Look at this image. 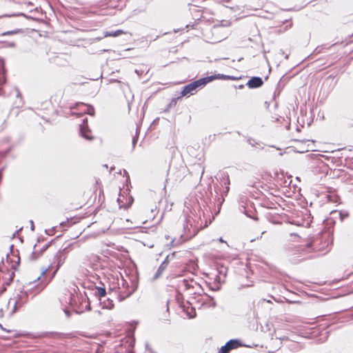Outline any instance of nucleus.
I'll return each mask as SVG.
<instances>
[{"instance_id":"f3484780","label":"nucleus","mask_w":353,"mask_h":353,"mask_svg":"<svg viewBox=\"0 0 353 353\" xmlns=\"http://www.w3.org/2000/svg\"><path fill=\"white\" fill-rule=\"evenodd\" d=\"M225 185V190L221 192V195L222 196L223 201H224V196H227V194L229 192V190H230V187H229L230 179H229L228 176L224 179L221 185Z\"/></svg>"},{"instance_id":"72a5a7b5","label":"nucleus","mask_w":353,"mask_h":353,"mask_svg":"<svg viewBox=\"0 0 353 353\" xmlns=\"http://www.w3.org/2000/svg\"><path fill=\"white\" fill-rule=\"evenodd\" d=\"M183 282L185 283L187 288H189V285H188V281L186 280H183Z\"/></svg>"},{"instance_id":"5701e85b","label":"nucleus","mask_w":353,"mask_h":353,"mask_svg":"<svg viewBox=\"0 0 353 353\" xmlns=\"http://www.w3.org/2000/svg\"><path fill=\"white\" fill-rule=\"evenodd\" d=\"M94 294H95L96 296H98L100 298L105 297V295H106V290H105V288L97 287L96 288V292H95Z\"/></svg>"},{"instance_id":"39448f33","label":"nucleus","mask_w":353,"mask_h":353,"mask_svg":"<svg viewBox=\"0 0 353 353\" xmlns=\"http://www.w3.org/2000/svg\"><path fill=\"white\" fill-rule=\"evenodd\" d=\"M242 346H244V345L241 343L240 340L231 339L220 348L219 353H229L232 350Z\"/></svg>"},{"instance_id":"e433bc0d","label":"nucleus","mask_w":353,"mask_h":353,"mask_svg":"<svg viewBox=\"0 0 353 353\" xmlns=\"http://www.w3.org/2000/svg\"><path fill=\"white\" fill-rule=\"evenodd\" d=\"M219 241H220L221 242H223V240L222 239V238H220V239H219Z\"/></svg>"},{"instance_id":"a19ab883","label":"nucleus","mask_w":353,"mask_h":353,"mask_svg":"<svg viewBox=\"0 0 353 353\" xmlns=\"http://www.w3.org/2000/svg\"><path fill=\"white\" fill-rule=\"evenodd\" d=\"M19 261H20V259H19V257H18V261H17V263H19Z\"/></svg>"},{"instance_id":"7ed1b4c3","label":"nucleus","mask_w":353,"mask_h":353,"mask_svg":"<svg viewBox=\"0 0 353 353\" xmlns=\"http://www.w3.org/2000/svg\"><path fill=\"white\" fill-rule=\"evenodd\" d=\"M205 79H206L201 78L185 85L181 92V96H185L189 94H192L193 92L196 91L198 88H202L206 85Z\"/></svg>"},{"instance_id":"bb28decb","label":"nucleus","mask_w":353,"mask_h":353,"mask_svg":"<svg viewBox=\"0 0 353 353\" xmlns=\"http://www.w3.org/2000/svg\"><path fill=\"white\" fill-rule=\"evenodd\" d=\"M17 32H18V30L8 31V32H5L2 33V35L3 36L10 35V34H15Z\"/></svg>"},{"instance_id":"2f4dec72","label":"nucleus","mask_w":353,"mask_h":353,"mask_svg":"<svg viewBox=\"0 0 353 353\" xmlns=\"http://www.w3.org/2000/svg\"><path fill=\"white\" fill-rule=\"evenodd\" d=\"M30 222V228H31V230H32V231H34V222H33V221H32V220H31Z\"/></svg>"},{"instance_id":"c9c22d12","label":"nucleus","mask_w":353,"mask_h":353,"mask_svg":"<svg viewBox=\"0 0 353 353\" xmlns=\"http://www.w3.org/2000/svg\"><path fill=\"white\" fill-rule=\"evenodd\" d=\"M265 233V231H263V232H261V234L260 236V239L262 237V235L264 234Z\"/></svg>"},{"instance_id":"473e14b6","label":"nucleus","mask_w":353,"mask_h":353,"mask_svg":"<svg viewBox=\"0 0 353 353\" xmlns=\"http://www.w3.org/2000/svg\"><path fill=\"white\" fill-rule=\"evenodd\" d=\"M290 236H296V237H297V238L299 237V236H297L296 234H294V233H291V234H290Z\"/></svg>"},{"instance_id":"4c0bfd02","label":"nucleus","mask_w":353,"mask_h":353,"mask_svg":"<svg viewBox=\"0 0 353 353\" xmlns=\"http://www.w3.org/2000/svg\"><path fill=\"white\" fill-rule=\"evenodd\" d=\"M135 72H136V73H137V74H139V70H135Z\"/></svg>"},{"instance_id":"b1692460","label":"nucleus","mask_w":353,"mask_h":353,"mask_svg":"<svg viewBox=\"0 0 353 353\" xmlns=\"http://www.w3.org/2000/svg\"><path fill=\"white\" fill-rule=\"evenodd\" d=\"M78 243L77 242L75 243H71L70 245H68L66 248H65L63 250V252H65V253H68L71 250H72L73 247L75 246V245H77Z\"/></svg>"},{"instance_id":"4468645a","label":"nucleus","mask_w":353,"mask_h":353,"mask_svg":"<svg viewBox=\"0 0 353 353\" xmlns=\"http://www.w3.org/2000/svg\"><path fill=\"white\" fill-rule=\"evenodd\" d=\"M52 241L48 242L46 245H44L42 248H41L39 253L38 252V250L37 249V245L34 246V251L31 254V259L33 260H36L40 254L43 253L51 244Z\"/></svg>"},{"instance_id":"2eb2a0df","label":"nucleus","mask_w":353,"mask_h":353,"mask_svg":"<svg viewBox=\"0 0 353 353\" xmlns=\"http://www.w3.org/2000/svg\"><path fill=\"white\" fill-rule=\"evenodd\" d=\"M226 269L224 268H221L220 270H218L219 274L216 275L215 280L219 283L224 282L225 278L226 276Z\"/></svg>"},{"instance_id":"dca6fc26","label":"nucleus","mask_w":353,"mask_h":353,"mask_svg":"<svg viewBox=\"0 0 353 353\" xmlns=\"http://www.w3.org/2000/svg\"><path fill=\"white\" fill-rule=\"evenodd\" d=\"M125 32L123 31L122 30H117L115 31H105L103 32L104 37H118L122 34H125Z\"/></svg>"},{"instance_id":"a211bd4d","label":"nucleus","mask_w":353,"mask_h":353,"mask_svg":"<svg viewBox=\"0 0 353 353\" xmlns=\"http://www.w3.org/2000/svg\"><path fill=\"white\" fill-rule=\"evenodd\" d=\"M14 91L16 92V97H17V100L14 102V105L17 108H19V107L22 106V105H23L22 97H21V94L19 90L17 88H15Z\"/></svg>"},{"instance_id":"6ab92c4d","label":"nucleus","mask_w":353,"mask_h":353,"mask_svg":"<svg viewBox=\"0 0 353 353\" xmlns=\"http://www.w3.org/2000/svg\"><path fill=\"white\" fill-rule=\"evenodd\" d=\"M336 82L337 81L335 79V77L330 75L325 79L323 82V85L329 84L330 86L333 88L336 85Z\"/></svg>"},{"instance_id":"f257e3e1","label":"nucleus","mask_w":353,"mask_h":353,"mask_svg":"<svg viewBox=\"0 0 353 353\" xmlns=\"http://www.w3.org/2000/svg\"><path fill=\"white\" fill-rule=\"evenodd\" d=\"M327 237V236H325V234H323L321 236H318L313 238L311 241L307 242L305 245H301L296 247L294 250V254H299L300 257H302L299 259L300 261L311 258L312 256V255H307L310 254L312 251L319 252L324 250V249L327 247L328 242Z\"/></svg>"},{"instance_id":"c756f323","label":"nucleus","mask_w":353,"mask_h":353,"mask_svg":"<svg viewBox=\"0 0 353 353\" xmlns=\"http://www.w3.org/2000/svg\"><path fill=\"white\" fill-rule=\"evenodd\" d=\"M63 311H64L65 315L67 316V317L70 316V312L69 310H68L67 309H64Z\"/></svg>"},{"instance_id":"4be33fe9","label":"nucleus","mask_w":353,"mask_h":353,"mask_svg":"<svg viewBox=\"0 0 353 353\" xmlns=\"http://www.w3.org/2000/svg\"><path fill=\"white\" fill-rule=\"evenodd\" d=\"M55 259L57 261V269L60 268V266L63 263L65 256H64L63 258L61 256V251L59 250L55 255H54Z\"/></svg>"},{"instance_id":"393cba45","label":"nucleus","mask_w":353,"mask_h":353,"mask_svg":"<svg viewBox=\"0 0 353 353\" xmlns=\"http://www.w3.org/2000/svg\"><path fill=\"white\" fill-rule=\"evenodd\" d=\"M137 141H138V135H137V132L136 135L132 137V150L134 149L136 144L137 143Z\"/></svg>"},{"instance_id":"7c9ffc66","label":"nucleus","mask_w":353,"mask_h":353,"mask_svg":"<svg viewBox=\"0 0 353 353\" xmlns=\"http://www.w3.org/2000/svg\"><path fill=\"white\" fill-rule=\"evenodd\" d=\"M226 35H223L221 37H218L216 40H215V42H217V41H219L222 39H223L224 38H225Z\"/></svg>"},{"instance_id":"20e7f679","label":"nucleus","mask_w":353,"mask_h":353,"mask_svg":"<svg viewBox=\"0 0 353 353\" xmlns=\"http://www.w3.org/2000/svg\"><path fill=\"white\" fill-rule=\"evenodd\" d=\"M28 296L26 292L19 291L12 299L14 301L13 312H16L28 301Z\"/></svg>"},{"instance_id":"f704fd0d","label":"nucleus","mask_w":353,"mask_h":353,"mask_svg":"<svg viewBox=\"0 0 353 353\" xmlns=\"http://www.w3.org/2000/svg\"><path fill=\"white\" fill-rule=\"evenodd\" d=\"M244 88V85H240L239 86V89H242V88Z\"/></svg>"},{"instance_id":"9d476101","label":"nucleus","mask_w":353,"mask_h":353,"mask_svg":"<svg viewBox=\"0 0 353 353\" xmlns=\"http://www.w3.org/2000/svg\"><path fill=\"white\" fill-rule=\"evenodd\" d=\"M77 294H74L70 291H67L63 298L61 299V302H65L72 307H77Z\"/></svg>"},{"instance_id":"58836bf2","label":"nucleus","mask_w":353,"mask_h":353,"mask_svg":"<svg viewBox=\"0 0 353 353\" xmlns=\"http://www.w3.org/2000/svg\"><path fill=\"white\" fill-rule=\"evenodd\" d=\"M46 272V270H43V271L42 272V274H45V272Z\"/></svg>"},{"instance_id":"9b49d317","label":"nucleus","mask_w":353,"mask_h":353,"mask_svg":"<svg viewBox=\"0 0 353 353\" xmlns=\"http://www.w3.org/2000/svg\"><path fill=\"white\" fill-rule=\"evenodd\" d=\"M263 81L262 79L259 77H253L250 79L248 80V81L246 83V85L250 88H258L263 85Z\"/></svg>"},{"instance_id":"1a4fd4ad","label":"nucleus","mask_w":353,"mask_h":353,"mask_svg":"<svg viewBox=\"0 0 353 353\" xmlns=\"http://www.w3.org/2000/svg\"><path fill=\"white\" fill-rule=\"evenodd\" d=\"M77 105L80 108L79 110L81 111V112L76 113L73 111H71L72 114H77L78 117H81L83 113L90 114L91 116L94 115V108L92 105L83 103H77Z\"/></svg>"},{"instance_id":"423d86ee","label":"nucleus","mask_w":353,"mask_h":353,"mask_svg":"<svg viewBox=\"0 0 353 353\" xmlns=\"http://www.w3.org/2000/svg\"><path fill=\"white\" fill-rule=\"evenodd\" d=\"M85 262H83L84 264H86L85 261L88 263V265L90 266L92 269L94 270H98L99 268H101V258L99 256L91 254L88 256H86V257L84 259Z\"/></svg>"},{"instance_id":"c85d7f7f","label":"nucleus","mask_w":353,"mask_h":353,"mask_svg":"<svg viewBox=\"0 0 353 353\" xmlns=\"http://www.w3.org/2000/svg\"><path fill=\"white\" fill-rule=\"evenodd\" d=\"M209 305L211 307H215L216 304L215 301L213 299H211Z\"/></svg>"},{"instance_id":"a878e982","label":"nucleus","mask_w":353,"mask_h":353,"mask_svg":"<svg viewBox=\"0 0 353 353\" xmlns=\"http://www.w3.org/2000/svg\"><path fill=\"white\" fill-rule=\"evenodd\" d=\"M269 221L270 222H272V223L274 224H279L281 222L278 220V217L277 216H273L272 219H270L268 218Z\"/></svg>"},{"instance_id":"f8f14e48","label":"nucleus","mask_w":353,"mask_h":353,"mask_svg":"<svg viewBox=\"0 0 353 353\" xmlns=\"http://www.w3.org/2000/svg\"><path fill=\"white\" fill-rule=\"evenodd\" d=\"M204 79H207L205 80L206 84L214 79H222V80L236 79V78L232 76L225 75V74H215V75L206 77H204Z\"/></svg>"},{"instance_id":"aec40b11","label":"nucleus","mask_w":353,"mask_h":353,"mask_svg":"<svg viewBox=\"0 0 353 353\" xmlns=\"http://www.w3.org/2000/svg\"><path fill=\"white\" fill-rule=\"evenodd\" d=\"M101 305H102V307L105 309L111 310L114 307L113 301L110 299L101 302Z\"/></svg>"},{"instance_id":"6e6552de","label":"nucleus","mask_w":353,"mask_h":353,"mask_svg":"<svg viewBox=\"0 0 353 353\" xmlns=\"http://www.w3.org/2000/svg\"><path fill=\"white\" fill-rule=\"evenodd\" d=\"M80 134L84 139L91 141L94 137L91 135V131L88 126V119L85 118L83 119V123L79 125Z\"/></svg>"},{"instance_id":"f03ea898","label":"nucleus","mask_w":353,"mask_h":353,"mask_svg":"<svg viewBox=\"0 0 353 353\" xmlns=\"http://www.w3.org/2000/svg\"><path fill=\"white\" fill-rule=\"evenodd\" d=\"M121 281L122 288L119 286L118 291V299L119 301H122L129 297L137 289V287L134 286L130 287L125 280L122 279Z\"/></svg>"},{"instance_id":"ddd939ff","label":"nucleus","mask_w":353,"mask_h":353,"mask_svg":"<svg viewBox=\"0 0 353 353\" xmlns=\"http://www.w3.org/2000/svg\"><path fill=\"white\" fill-rule=\"evenodd\" d=\"M168 258V256H167L165 259V260L159 265L158 270H157L155 274L154 275V277H153L154 279H157L159 278L161 276L163 271L168 267V263H169Z\"/></svg>"},{"instance_id":"412c9836","label":"nucleus","mask_w":353,"mask_h":353,"mask_svg":"<svg viewBox=\"0 0 353 353\" xmlns=\"http://www.w3.org/2000/svg\"><path fill=\"white\" fill-rule=\"evenodd\" d=\"M190 10L192 14L194 13L195 14L194 17L198 19L202 16L201 10L198 9L197 6H196L191 5L190 7Z\"/></svg>"},{"instance_id":"cd10ccee","label":"nucleus","mask_w":353,"mask_h":353,"mask_svg":"<svg viewBox=\"0 0 353 353\" xmlns=\"http://www.w3.org/2000/svg\"><path fill=\"white\" fill-rule=\"evenodd\" d=\"M323 48H324L323 46H318V47L315 49L314 52H315L316 53H320V52H322V50H323Z\"/></svg>"},{"instance_id":"0eeeda50","label":"nucleus","mask_w":353,"mask_h":353,"mask_svg":"<svg viewBox=\"0 0 353 353\" xmlns=\"http://www.w3.org/2000/svg\"><path fill=\"white\" fill-rule=\"evenodd\" d=\"M77 307H80L81 310H85L90 311L91 310L90 303L89 299L84 292L83 294L80 293L79 294H77Z\"/></svg>"},{"instance_id":"ea45409f","label":"nucleus","mask_w":353,"mask_h":353,"mask_svg":"<svg viewBox=\"0 0 353 353\" xmlns=\"http://www.w3.org/2000/svg\"><path fill=\"white\" fill-rule=\"evenodd\" d=\"M194 316V315L190 316V318H193Z\"/></svg>"}]
</instances>
